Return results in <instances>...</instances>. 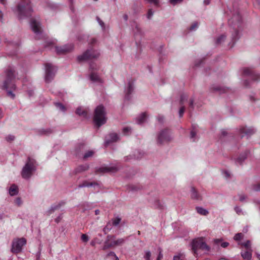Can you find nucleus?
Here are the masks:
<instances>
[{
    "label": "nucleus",
    "instance_id": "nucleus-9",
    "mask_svg": "<svg viewBox=\"0 0 260 260\" xmlns=\"http://www.w3.org/2000/svg\"><path fill=\"white\" fill-rule=\"evenodd\" d=\"M132 25L133 26L134 37L136 41V44L138 47H139L143 36V32L139 25L137 23L134 22Z\"/></svg>",
    "mask_w": 260,
    "mask_h": 260
},
{
    "label": "nucleus",
    "instance_id": "nucleus-55",
    "mask_svg": "<svg viewBox=\"0 0 260 260\" xmlns=\"http://www.w3.org/2000/svg\"><path fill=\"white\" fill-rule=\"evenodd\" d=\"M183 0H169V2L173 5H175L178 3H181Z\"/></svg>",
    "mask_w": 260,
    "mask_h": 260
},
{
    "label": "nucleus",
    "instance_id": "nucleus-59",
    "mask_svg": "<svg viewBox=\"0 0 260 260\" xmlns=\"http://www.w3.org/2000/svg\"><path fill=\"white\" fill-rule=\"evenodd\" d=\"M129 131V128L128 127H124L122 129V133L125 135H128Z\"/></svg>",
    "mask_w": 260,
    "mask_h": 260
},
{
    "label": "nucleus",
    "instance_id": "nucleus-56",
    "mask_svg": "<svg viewBox=\"0 0 260 260\" xmlns=\"http://www.w3.org/2000/svg\"><path fill=\"white\" fill-rule=\"evenodd\" d=\"M198 27V23L197 22H194L190 27V30H193Z\"/></svg>",
    "mask_w": 260,
    "mask_h": 260
},
{
    "label": "nucleus",
    "instance_id": "nucleus-4",
    "mask_svg": "<svg viewBox=\"0 0 260 260\" xmlns=\"http://www.w3.org/2000/svg\"><path fill=\"white\" fill-rule=\"evenodd\" d=\"M93 121L95 125L98 127L101 126L106 122V113L103 106L100 105L95 108Z\"/></svg>",
    "mask_w": 260,
    "mask_h": 260
},
{
    "label": "nucleus",
    "instance_id": "nucleus-3",
    "mask_svg": "<svg viewBox=\"0 0 260 260\" xmlns=\"http://www.w3.org/2000/svg\"><path fill=\"white\" fill-rule=\"evenodd\" d=\"M36 170V160L30 157L28 158L21 171V176L25 179H29Z\"/></svg>",
    "mask_w": 260,
    "mask_h": 260
},
{
    "label": "nucleus",
    "instance_id": "nucleus-25",
    "mask_svg": "<svg viewBox=\"0 0 260 260\" xmlns=\"http://www.w3.org/2000/svg\"><path fill=\"white\" fill-rule=\"evenodd\" d=\"M214 243L217 245H220L222 248H226L229 245V243L223 242L222 239H216L214 240Z\"/></svg>",
    "mask_w": 260,
    "mask_h": 260
},
{
    "label": "nucleus",
    "instance_id": "nucleus-28",
    "mask_svg": "<svg viewBox=\"0 0 260 260\" xmlns=\"http://www.w3.org/2000/svg\"><path fill=\"white\" fill-rule=\"evenodd\" d=\"M196 209L197 212L201 215H207L209 213V212L208 210H207L206 209H205L202 207H197Z\"/></svg>",
    "mask_w": 260,
    "mask_h": 260
},
{
    "label": "nucleus",
    "instance_id": "nucleus-10",
    "mask_svg": "<svg viewBox=\"0 0 260 260\" xmlns=\"http://www.w3.org/2000/svg\"><path fill=\"white\" fill-rule=\"evenodd\" d=\"M26 241L23 238L14 239L12 244V251L16 253L20 252L22 247L26 244Z\"/></svg>",
    "mask_w": 260,
    "mask_h": 260
},
{
    "label": "nucleus",
    "instance_id": "nucleus-60",
    "mask_svg": "<svg viewBox=\"0 0 260 260\" xmlns=\"http://www.w3.org/2000/svg\"><path fill=\"white\" fill-rule=\"evenodd\" d=\"M239 200L241 202H243L246 198V197L243 194H240L239 195Z\"/></svg>",
    "mask_w": 260,
    "mask_h": 260
},
{
    "label": "nucleus",
    "instance_id": "nucleus-17",
    "mask_svg": "<svg viewBox=\"0 0 260 260\" xmlns=\"http://www.w3.org/2000/svg\"><path fill=\"white\" fill-rule=\"evenodd\" d=\"M119 139V136L117 134L110 133L105 138V145L107 146L112 143L117 142Z\"/></svg>",
    "mask_w": 260,
    "mask_h": 260
},
{
    "label": "nucleus",
    "instance_id": "nucleus-5",
    "mask_svg": "<svg viewBox=\"0 0 260 260\" xmlns=\"http://www.w3.org/2000/svg\"><path fill=\"white\" fill-rule=\"evenodd\" d=\"M173 137L171 131L168 128L161 130L157 134L156 142L158 145H163L165 143H169L172 141Z\"/></svg>",
    "mask_w": 260,
    "mask_h": 260
},
{
    "label": "nucleus",
    "instance_id": "nucleus-58",
    "mask_svg": "<svg viewBox=\"0 0 260 260\" xmlns=\"http://www.w3.org/2000/svg\"><path fill=\"white\" fill-rule=\"evenodd\" d=\"M14 136L13 135H8L6 137V139L7 141H12L14 140Z\"/></svg>",
    "mask_w": 260,
    "mask_h": 260
},
{
    "label": "nucleus",
    "instance_id": "nucleus-34",
    "mask_svg": "<svg viewBox=\"0 0 260 260\" xmlns=\"http://www.w3.org/2000/svg\"><path fill=\"white\" fill-rule=\"evenodd\" d=\"M232 19L233 20V21H234V20L236 21V22L235 23V25H237V24L238 25L240 21H241V17L239 14H237L236 15H235L233 16Z\"/></svg>",
    "mask_w": 260,
    "mask_h": 260
},
{
    "label": "nucleus",
    "instance_id": "nucleus-14",
    "mask_svg": "<svg viewBox=\"0 0 260 260\" xmlns=\"http://www.w3.org/2000/svg\"><path fill=\"white\" fill-rule=\"evenodd\" d=\"M243 74L244 76H249L253 81H258L260 80V77L258 75L255 74L253 70L250 68H245L243 69Z\"/></svg>",
    "mask_w": 260,
    "mask_h": 260
},
{
    "label": "nucleus",
    "instance_id": "nucleus-43",
    "mask_svg": "<svg viewBox=\"0 0 260 260\" xmlns=\"http://www.w3.org/2000/svg\"><path fill=\"white\" fill-rule=\"evenodd\" d=\"M96 20L98 22L99 25L102 27V29L105 30V25L104 22L99 17H96Z\"/></svg>",
    "mask_w": 260,
    "mask_h": 260
},
{
    "label": "nucleus",
    "instance_id": "nucleus-6",
    "mask_svg": "<svg viewBox=\"0 0 260 260\" xmlns=\"http://www.w3.org/2000/svg\"><path fill=\"white\" fill-rule=\"evenodd\" d=\"M30 26L32 31L35 34L36 37L37 39H40L42 38L45 37L42 30L39 18L31 19L30 21Z\"/></svg>",
    "mask_w": 260,
    "mask_h": 260
},
{
    "label": "nucleus",
    "instance_id": "nucleus-47",
    "mask_svg": "<svg viewBox=\"0 0 260 260\" xmlns=\"http://www.w3.org/2000/svg\"><path fill=\"white\" fill-rule=\"evenodd\" d=\"M125 240L124 239L121 238L116 240V243H114V244H116V246H119L122 245L124 243Z\"/></svg>",
    "mask_w": 260,
    "mask_h": 260
},
{
    "label": "nucleus",
    "instance_id": "nucleus-1",
    "mask_svg": "<svg viewBox=\"0 0 260 260\" xmlns=\"http://www.w3.org/2000/svg\"><path fill=\"white\" fill-rule=\"evenodd\" d=\"M32 11L29 0H22L16 7L15 12L19 19L28 17Z\"/></svg>",
    "mask_w": 260,
    "mask_h": 260
},
{
    "label": "nucleus",
    "instance_id": "nucleus-53",
    "mask_svg": "<svg viewBox=\"0 0 260 260\" xmlns=\"http://www.w3.org/2000/svg\"><path fill=\"white\" fill-rule=\"evenodd\" d=\"M173 260H184L183 256L182 254L175 255L174 256Z\"/></svg>",
    "mask_w": 260,
    "mask_h": 260
},
{
    "label": "nucleus",
    "instance_id": "nucleus-62",
    "mask_svg": "<svg viewBox=\"0 0 260 260\" xmlns=\"http://www.w3.org/2000/svg\"><path fill=\"white\" fill-rule=\"evenodd\" d=\"M228 132L225 129H222L221 131V135L222 137H225L228 134Z\"/></svg>",
    "mask_w": 260,
    "mask_h": 260
},
{
    "label": "nucleus",
    "instance_id": "nucleus-18",
    "mask_svg": "<svg viewBox=\"0 0 260 260\" xmlns=\"http://www.w3.org/2000/svg\"><path fill=\"white\" fill-rule=\"evenodd\" d=\"M240 133L242 134L241 137L244 136H250L255 133V130L253 127H242L240 130Z\"/></svg>",
    "mask_w": 260,
    "mask_h": 260
},
{
    "label": "nucleus",
    "instance_id": "nucleus-42",
    "mask_svg": "<svg viewBox=\"0 0 260 260\" xmlns=\"http://www.w3.org/2000/svg\"><path fill=\"white\" fill-rule=\"evenodd\" d=\"M15 204L18 206H20L22 205L23 202L20 197H17L14 201Z\"/></svg>",
    "mask_w": 260,
    "mask_h": 260
},
{
    "label": "nucleus",
    "instance_id": "nucleus-37",
    "mask_svg": "<svg viewBox=\"0 0 260 260\" xmlns=\"http://www.w3.org/2000/svg\"><path fill=\"white\" fill-rule=\"evenodd\" d=\"M243 236H244V235L242 233H238L235 235V236L234 237V239L235 241H240L241 239H242L243 238Z\"/></svg>",
    "mask_w": 260,
    "mask_h": 260
},
{
    "label": "nucleus",
    "instance_id": "nucleus-30",
    "mask_svg": "<svg viewBox=\"0 0 260 260\" xmlns=\"http://www.w3.org/2000/svg\"><path fill=\"white\" fill-rule=\"evenodd\" d=\"M113 225H112V223L111 221H109L105 227L103 229V232L105 234L108 233L111 229Z\"/></svg>",
    "mask_w": 260,
    "mask_h": 260
},
{
    "label": "nucleus",
    "instance_id": "nucleus-40",
    "mask_svg": "<svg viewBox=\"0 0 260 260\" xmlns=\"http://www.w3.org/2000/svg\"><path fill=\"white\" fill-rule=\"evenodd\" d=\"M94 153V152L93 150H89L84 154V158H87L88 157H91Z\"/></svg>",
    "mask_w": 260,
    "mask_h": 260
},
{
    "label": "nucleus",
    "instance_id": "nucleus-24",
    "mask_svg": "<svg viewBox=\"0 0 260 260\" xmlns=\"http://www.w3.org/2000/svg\"><path fill=\"white\" fill-rule=\"evenodd\" d=\"M147 118L146 113H143L139 115L136 119V122L138 124H141L145 122Z\"/></svg>",
    "mask_w": 260,
    "mask_h": 260
},
{
    "label": "nucleus",
    "instance_id": "nucleus-51",
    "mask_svg": "<svg viewBox=\"0 0 260 260\" xmlns=\"http://www.w3.org/2000/svg\"><path fill=\"white\" fill-rule=\"evenodd\" d=\"M81 238L82 241L84 242H87L89 240L88 237L86 234H82Z\"/></svg>",
    "mask_w": 260,
    "mask_h": 260
},
{
    "label": "nucleus",
    "instance_id": "nucleus-52",
    "mask_svg": "<svg viewBox=\"0 0 260 260\" xmlns=\"http://www.w3.org/2000/svg\"><path fill=\"white\" fill-rule=\"evenodd\" d=\"M52 132H53V130L49 128L43 129V132L45 135H49V134L52 133Z\"/></svg>",
    "mask_w": 260,
    "mask_h": 260
},
{
    "label": "nucleus",
    "instance_id": "nucleus-44",
    "mask_svg": "<svg viewBox=\"0 0 260 260\" xmlns=\"http://www.w3.org/2000/svg\"><path fill=\"white\" fill-rule=\"evenodd\" d=\"M196 132L194 129H192L190 132V139L192 142H194L196 140Z\"/></svg>",
    "mask_w": 260,
    "mask_h": 260
},
{
    "label": "nucleus",
    "instance_id": "nucleus-15",
    "mask_svg": "<svg viewBox=\"0 0 260 260\" xmlns=\"http://www.w3.org/2000/svg\"><path fill=\"white\" fill-rule=\"evenodd\" d=\"M114 243H116L115 237L114 236L108 235L104 243L103 249L106 250L109 248L116 246V245L114 244Z\"/></svg>",
    "mask_w": 260,
    "mask_h": 260
},
{
    "label": "nucleus",
    "instance_id": "nucleus-16",
    "mask_svg": "<svg viewBox=\"0 0 260 260\" xmlns=\"http://www.w3.org/2000/svg\"><path fill=\"white\" fill-rule=\"evenodd\" d=\"M73 48V45L72 44L64 45L62 46H55V51L57 54H63L68 52Z\"/></svg>",
    "mask_w": 260,
    "mask_h": 260
},
{
    "label": "nucleus",
    "instance_id": "nucleus-45",
    "mask_svg": "<svg viewBox=\"0 0 260 260\" xmlns=\"http://www.w3.org/2000/svg\"><path fill=\"white\" fill-rule=\"evenodd\" d=\"M235 211L238 215H243L244 213L243 212L242 209L238 206H236L234 208Z\"/></svg>",
    "mask_w": 260,
    "mask_h": 260
},
{
    "label": "nucleus",
    "instance_id": "nucleus-41",
    "mask_svg": "<svg viewBox=\"0 0 260 260\" xmlns=\"http://www.w3.org/2000/svg\"><path fill=\"white\" fill-rule=\"evenodd\" d=\"M225 39V36L223 35H221L219 36L216 40V43L218 44L222 43Z\"/></svg>",
    "mask_w": 260,
    "mask_h": 260
},
{
    "label": "nucleus",
    "instance_id": "nucleus-29",
    "mask_svg": "<svg viewBox=\"0 0 260 260\" xmlns=\"http://www.w3.org/2000/svg\"><path fill=\"white\" fill-rule=\"evenodd\" d=\"M247 153H245L240 155L236 160V162L239 164H241L244 160L247 158Z\"/></svg>",
    "mask_w": 260,
    "mask_h": 260
},
{
    "label": "nucleus",
    "instance_id": "nucleus-8",
    "mask_svg": "<svg viewBox=\"0 0 260 260\" xmlns=\"http://www.w3.org/2000/svg\"><path fill=\"white\" fill-rule=\"evenodd\" d=\"M191 246L192 249L194 253H197V250L199 249L207 251L210 250L209 246L206 244L203 239H198L193 240Z\"/></svg>",
    "mask_w": 260,
    "mask_h": 260
},
{
    "label": "nucleus",
    "instance_id": "nucleus-64",
    "mask_svg": "<svg viewBox=\"0 0 260 260\" xmlns=\"http://www.w3.org/2000/svg\"><path fill=\"white\" fill-rule=\"evenodd\" d=\"M138 153H139V155L138 156H136L135 154H134L135 158H136V159H139V158H141L143 156L142 153H141L140 152H138Z\"/></svg>",
    "mask_w": 260,
    "mask_h": 260
},
{
    "label": "nucleus",
    "instance_id": "nucleus-22",
    "mask_svg": "<svg viewBox=\"0 0 260 260\" xmlns=\"http://www.w3.org/2000/svg\"><path fill=\"white\" fill-rule=\"evenodd\" d=\"M190 196H191V198L192 199L198 200V201L202 200L201 196L199 193V192L197 191V190L194 187H192L191 189V195Z\"/></svg>",
    "mask_w": 260,
    "mask_h": 260
},
{
    "label": "nucleus",
    "instance_id": "nucleus-31",
    "mask_svg": "<svg viewBox=\"0 0 260 260\" xmlns=\"http://www.w3.org/2000/svg\"><path fill=\"white\" fill-rule=\"evenodd\" d=\"M142 188V186L139 184H131V192H136L140 190Z\"/></svg>",
    "mask_w": 260,
    "mask_h": 260
},
{
    "label": "nucleus",
    "instance_id": "nucleus-36",
    "mask_svg": "<svg viewBox=\"0 0 260 260\" xmlns=\"http://www.w3.org/2000/svg\"><path fill=\"white\" fill-rule=\"evenodd\" d=\"M241 245L244 246L246 248V250H252L250 247V242L249 240H247L246 242L244 243H242Z\"/></svg>",
    "mask_w": 260,
    "mask_h": 260
},
{
    "label": "nucleus",
    "instance_id": "nucleus-35",
    "mask_svg": "<svg viewBox=\"0 0 260 260\" xmlns=\"http://www.w3.org/2000/svg\"><path fill=\"white\" fill-rule=\"evenodd\" d=\"M213 89L214 91H219L220 92H224L226 91V89L225 88L221 87L219 86H216L213 87Z\"/></svg>",
    "mask_w": 260,
    "mask_h": 260
},
{
    "label": "nucleus",
    "instance_id": "nucleus-63",
    "mask_svg": "<svg viewBox=\"0 0 260 260\" xmlns=\"http://www.w3.org/2000/svg\"><path fill=\"white\" fill-rule=\"evenodd\" d=\"M193 102L194 100L193 99H191L189 101V108L193 109Z\"/></svg>",
    "mask_w": 260,
    "mask_h": 260
},
{
    "label": "nucleus",
    "instance_id": "nucleus-2",
    "mask_svg": "<svg viewBox=\"0 0 260 260\" xmlns=\"http://www.w3.org/2000/svg\"><path fill=\"white\" fill-rule=\"evenodd\" d=\"M15 71L12 68L9 69L6 72L7 79L3 83L2 86L3 88L7 90V94L8 96L11 97L12 99L15 98V94L10 90L9 88L15 89L16 87L15 85L12 83V80L14 78Z\"/></svg>",
    "mask_w": 260,
    "mask_h": 260
},
{
    "label": "nucleus",
    "instance_id": "nucleus-13",
    "mask_svg": "<svg viewBox=\"0 0 260 260\" xmlns=\"http://www.w3.org/2000/svg\"><path fill=\"white\" fill-rule=\"evenodd\" d=\"M118 168L116 166H102L95 169V173L104 174L106 173H113L117 171Z\"/></svg>",
    "mask_w": 260,
    "mask_h": 260
},
{
    "label": "nucleus",
    "instance_id": "nucleus-39",
    "mask_svg": "<svg viewBox=\"0 0 260 260\" xmlns=\"http://www.w3.org/2000/svg\"><path fill=\"white\" fill-rule=\"evenodd\" d=\"M64 204H65L64 202H63V201L61 202L58 203L57 205H54L53 206H52L51 207V209L53 211L55 210L56 209H59L61 206H63Z\"/></svg>",
    "mask_w": 260,
    "mask_h": 260
},
{
    "label": "nucleus",
    "instance_id": "nucleus-49",
    "mask_svg": "<svg viewBox=\"0 0 260 260\" xmlns=\"http://www.w3.org/2000/svg\"><path fill=\"white\" fill-rule=\"evenodd\" d=\"M151 252L150 251H146L145 252V254L144 256V258L146 260H150L151 257Z\"/></svg>",
    "mask_w": 260,
    "mask_h": 260
},
{
    "label": "nucleus",
    "instance_id": "nucleus-54",
    "mask_svg": "<svg viewBox=\"0 0 260 260\" xmlns=\"http://www.w3.org/2000/svg\"><path fill=\"white\" fill-rule=\"evenodd\" d=\"M184 111H185V108L184 106H182L179 111V117H182L183 115V113L184 112Z\"/></svg>",
    "mask_w": 260,
    "mask_h": 260
},
{
    "label": "nucleus",
    "instance_id": "nucleus-61",
    "mask_svg": "<svg viewBox=\"0 0 260 260\" xmlns=\"http://www.w3.org/2000/svg\"><path fill=\"white\" fill-rule=\"evenodd\" d=\"M149 3H152L155 5H157L159 3V0H147Z\"/></svg>",
    "mask_w": 260,
    "mask_h": 260
},
{
    "label": "nucleus",
    "instance_id": "nucleus-50",
    "mask_svg": "<svg viewBox=\"0 0 260 260\" xmlns=\"http://www.w3.org/2000/svg\"><path fill=\"white\" fill-rule=\"evenodd\" d=\"M223 174L224 177L226 179L230 178L231 177V173L228 171H224L223 172Z\"/></svg>",
    "mask_w": 260,
    "mask_h": 260
},
{
    "label": "nucleus",
    "instance_id": "nucleus-33",
    "mask_svg": "<svg viewBox=\"0 0 260 260\" xmlns=\"http://www.w3.org/2000/svg\"><path fill=\"white\" fill-rule=\"evenodd\" d=\"M107 257L111 258V260H119L118 257L114 252H110L107 254Z\"/></svg>",
    "mask_w": 260,
    "mask_h": 260
},
{
    "label": "nucleus",
    "instance_id": "nucleus-23",
    "mask_svg": "<svg viewBox=\"0 0 260 260\" xmlns=\"http://www.w3.org/2000/svg\"><path fill=\"white\" fill-rule=\"evenodd\" d=\"M252 250H247L245 251H242L241 255L245 260H251L252 258Z\"/></svg>",
    "mask_w": 260,
    "mask_h": 260
},
{
    "label": "nucleus",
    "instance_id": "nucleus-46",
    "mask_svg": "<svg viewBox=\"0 0 260 260\" xmlns=\"http://www.w3.org/2000/svg\"><path fill=\"white\" fill-rule=\"evenodd\" d=\"M154 12L152 9H149L147 14V18L148 19H151L153 15Z\"/></svg>",
    "mask_w": 260,
    "mask_h": 260
},
{
    "label": "nucleus",
    "instance_id": "nucleus-27",
    "mask_svg": "<svg viewBox=\"0 0 260 260\" xmlns=\"http://www.w3.org/2000/svg\"><path fill=\"white\" fill-rule=\"evenodd\" d=\"M89 169V166L87 164H84L78 166L75 170L76 173H82L87 171Z\"/></svg>",
    "mask_w": 260,
    "mask_h": 260
},
{
    "label": "nucleus",
    "instance_id": "nucleus-32",
    "mask_svg": "<svg viewBox=\"0 0 260 260\" xmlns=\"http://www.w3.org/2000/svg\"><path fill=\"white\" fill-rule=\"evenodd\" d=\"M110 221L112 223V225L114 226H117L119 224V223L121 221V219L118 217H116V218L112 219Z\"/></svg>",
    "mask_w": 260,
    "mask_h": 260
},
{
    "label": "nucleus",
    "instance_id": "nucleus-21",
    "mask_svg": "<svg viewBox=\"0 0 260 260\" xmlns=\"http://www.w3.org/2000/svg\"><path fill=\"white\" fill-rule=\"evenodd\" d=\"M130 100V83H128L127 87L125 90V95L124 96V103L125 104L128 105Z\"/></svg>",
    "mask_w": 260,
    "mask_h": 260
},
{
    "label": "nucleus",
    "instance_id": "nucleus-38",
    "mask_svg": "<svg viewBox=\"0 0 260 260\" xmlns=\"http://www.w3.org/2000/svg\"><path fill=\"white\" fill-rule=\"evenodd\" d=\"M56 108L61 111L64 112L66 110L65 107L59 103H56L55 104Z\"/></svg>",
    "mask_w": 260,
    "mask_h": 260
},
{
    "label": "nucleus",
    "instance_id": "nucleus-57",
    "mask_svg": "<svg viewBox=\"0 0 260 260\" xmlns=\"http://www.w3.org/2000/svg\"><path fill=\"white\" fill-rule=\"evenodd\" d=\"M187 96L185 94H183L180 98V104L182 105L184 101L187 100Z\"/></svg>",
    "mask_w": 260,
    "mask_h": 260
},
{
    "label": "nucleus",
    "instance_id": "nucleus-19",
    "mask_svg": "<svg viewBox=\"0 0 260 260\" xmlns=\"http://www.w3.org/2000/svg\"><path fill=\"white\" fill-rule=\"evenodd\" d=\"M88 113L89 109L87 108L80 107L76 110L77 114L85 118H87L89 117Z\"/></svg>",
    "mask_w": 260,
    "mask_h": 260
},
{
    "label": "nucleus",
    "instance_id": "nucleus-7",
    "mask_svg": "<svg viewBox=\"0 0 260 260\" xmlns=\"http://www.w3.org/2000/svg\"><path fill=\"white\" fill-rule=\"evenodd\" d=\"M100 55V53L99 51L90 48L87 50L82 54L79 55L77 59L79 62L84 61L88 59L96 58Z\"/></svg>",
    "mask_w": 260,
    "mask_h": 260
},
{
    "label": "nucleus",
    "instance_id": "nucleus-12",
    "mask_svg": "<svg viewBox=\"0 0 260 260\" xmlns=\"http://www.w3.org/2000/svg\"><path fill=\"white\" fill-rule=\"evenodd\" d=\"M98 69L97 66L94 63H91L89 67V78L91 81L94 83H101L102 80L99 76L95 72V71Z\"/></svg>",
    "mask_w": 260,
    "mask_h": 260
},
{
    "label": "nucleus",
    "instance_id": "nucleus-48",
    "mask_svg": "<svg viewBox=\"0 0 260 260\" xmlns=\"http://www.w3.org/2000/svg\"><path fill=\"white\" fill-rule=\"evenodd\" d=\"M158 251L159 253H158V256L157 257V259L156 260H161V259L163 257V254H162V249L160 248H159L158 249Z\"/></svg>",
    "mask_w": 260,
    "mask_h": 260
},
{
    "label": "nucleus",
    "instance_id": "nucleus-20",
    "mask_svg": "<svg viewBox=\"0 0 260 260\" xmlns=\"http://www.w3.org/2000/svg\"><path fill=\"white\" fill-rule=\"evenodd\" d=\"M85 187H93L94 188H100V184L97 182H89L87 181H84L81 184H80L78 185V188H82Z\"/></svg>",
    "mask_w": 260,
    "mask_h": 260
},
{
    "label": "nucleus",
    "instance_id": "nucleus-11",
    "mask_svg": "<svg viewBox=\"0 0 260 260\" xmlns=\"http://www.w3.org/2000/svg\"><path fill=\"white\" fill-rule=\"evenodd\" d=\"M56 69L52 64L47 63L45 64V79L47 82L51 81L55 76Z\"/></svg>",
    "mask_w": 260,
    "mask_h": 260
},
{
    "label": "nucleus",
    "instance_id": "nucleus-26",
    "mask_svg": "<svg viewBox=\"0 0 260 260\" xmlns=\"http://www.w3.org/2000/svg\"><path fill=\"white\" fill-rule=\"evenodd\" d=\"M9 193L11 196H14L18 194V189L15 184L12 185L9 189Z\"/></svg>",
    "mask_w": 260,
    "mask_h": 260
}]
</instances>
